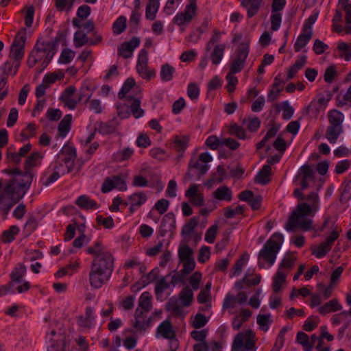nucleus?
I'll return each mask as SVG.
<instances>
[{"mask_svg": "<svg viewBox=\"0 0 351 351\" xmlns=\"http://www.w3.org/2000/svg\"><path fill=\"white\" fill-rule=\"evenodd\" d=\"M113 263L114 259L112 254L106 251L95 257L91 267L111 275L113 270Z\"/></svg>", "mask_w": 351, "mask_h": 351, "instance_id": "obj_7", "label": "nucleus"}, {"mask_svg": "<svg viewBox=\"0 0 351 351\" xmlns=\"http://www.w3.org/2000/svg\"><path fill=\"white\" fill-rule=\"evenodd\" d=\"M55 171L49 177L43 179V183L44 185H49L51 183L56 181L60 176V174L63 175L66 173V171L61 169V167L56 164L54 167Z\"/></svg>", "mask_w": 351, "mask_h": 351, "instance_id": "obj_36", "label": "nucleus"}, {"mask_svg": "<svg viewBox=\"0 0 351 351\" xmlns=\"http://www.w3.org/2000/svg\"><path fill=\"white\" fill-rule=\"evenodd\" d=\"M286 280V274L281 271L280 269H278L276 275L274 277L273 282V290L275 293H278L281 290L282 285L285 282Z\"/></svg>", "mask_w": 351, "mask_h": 351, "instance_id": "obj_35", "label": "nucleus"}, {"mask_svg": "<svg viewBox=\"0 0 351 351\" xmlns=\"http://www.w3.org/2000/svg\"><path fill=\"white\" fill-rule=\"evenodd\" d=\"M32 182V176L27 173L25 180L21 181V179L12 178L8 180L0 179V197L6 196H21L25 194L29 189Z\"/></svg>", "mask_w": 351, "mask_h": 351, "instance_id": "obj_1", "label": "nucleus"}, {"mask_svg": "<svg viewBox=\"0 0 351 351\" xmlns=\"http://www.w3.org/2000/svg\"><path fill=\"white\" fill-rule=\"evenodd\" d=\"M158 273H159L158 269L155 268V269H152L148 274L143 276L142 283H143V287L155 281L158 278Z\"/></svg>", "mask_w": 351, "mask_h": 351, "instance_id": "obj_51", "label": "nucleus"}, {"mask_svg": "<svg viewBox=\"0 0 351 351\" xmlns=\"http://www.w3.org/2000/svg\"><path fill=\"white\" fill-rule=\"evenodd\" d=\"M218 230L217 224H214L210 226L206 231L205 234V240L209 243H213L217 236Z\"/></svg>", "mask_w": 351, "mask_h": 351, "instance_id": "obj_56", "label": "nucleus"}, {"mask_svg": "<svg viewBox=\"0 0 351 351\" xmlns=\"http://www.w3.org/2000/svg\"><path fill=\"white\" fill-rule=\"evenodd\" d=\"M341 308L342 306L339 303L338 300L337 299H332L320 306L318 311L319 313L326 315L331 312L339 311Z\"/></svg>", "mask_w": 351, "mask_h": 351, "instance_id": "obj_25", "label": "nucleus"}, {"mask_svg": "<svg viewBox=\"0 0 351 351\" xmlns=\"http://www.w3.org/2000/svg\"><path fill=\"white\" fill-rule=\"evenodd\" d=\"M296 341L301 344L304 351H311L313 345L310 344L308 336L304 332H298L297 334Z\"/></svg>", "mask_w": 351, "mask_h": 351, "instance_id": "obj_38", "label": "nucleus"}, {"mask_svg": "<svg viewBox=\"0 0 351 351\" xmlns=\"http://www.w3.org/2000/svg\"><path fill=\"white\" fill-rule=\"evenodd\" d=\"M72 117L71 114L64 116L58 125V135L64 138L70 130Z\"/></svg>", "mask_w": 351, "mask_h": 351, "instance_id": "obj_31", "label": "nucleus"}, {"mask_svg": "<svg viewBox=\"0 0 351 351\" xmlns=\"http://www.w3.org/2000/svg\"><path fill=\"white\" fill-rule=\"evenodd\" d=\"M283 241V236L280 233H275L271 238L267 241L263 248L259 252V257L263 258L270 265L276 260L277 253L280 249Z\"/></svg>", "mask_w": 351, "mask_h": 351, "instance_id": "obj_3", "label": "nucleus"}, {"mask_svg": "<svg viewBox=\"0 0 351 351\" xmlns=\"http://www.w3.org/2000/svg\"><path fill=\"white\" fill-rule=\"evenodd\" d=\"M312 36L313 32H307L302 29V34L298 37L297 40L294 44L295 51L298 52L304 48L311 39Z\"/></svg>", "mask_w": 351, "mask_h": 351, "instance_id": "obj_24", "label": "nucleus"}, {"mask_svg": "<svg viewBox=\"0 0 351 351\" xmlns=\"http://www.w3.org/2000/svg\"><path fill=\"white\" fill-rule=\"evenodd\" d=\"M113 189L123 191L126 189L124 180L120 176H113L107 178L102 184L101 191L107 193Z\"/></svg>", "mask_w": 351, "mask_h": 351, "instance_id": "obj_17", "label": "nucleus"}, {"mask_svg": "<svg viewBox=\"0 0 351 351\" xmlns=\"http://www.w3.org/2000/svg\"><path fill=\"white\" fill-rule=\"evenodd\" d=\"M255 333L248 329L244 332L238 333L233 341L232 351H256Z\"/></svg>", "mask_w": 351, "mask_h": 351, "instance_id": "obj_4", "label": "nucleus"}, {"mask_svg": "<svg viewBox=\"0 0 351 351\" xmlns=\"http://www.w3.org/2000/svg\"><path fill=\"white\" fill-rule=\"evenodd\" d=\"M178 297L182 304V306H189L193 300V291L189 286H186L181 290Z\"/></svg>", "mask_w": 351, "mask_h": 351, "instance_id": "obj_21", "label": "nucleus"}, {"mask_svg": "<svg viewBox=\"0 0 351 351\" xmlns=\"http://www.w3.org/2000/svg\"><path fill=\"white\" fill-rule=\"evenodd\" d=\"M126 27V18L119 16L112 25V29L114 34H119L125 31Z\"/></svg>", "mask_w": 351, "mask_h": 351, "instance_id": "obj_43", "label": "nucleus"}, {"mask_svg": "<svg viewBox=\"0 0 351 351\" xmlns=\"http://www.w3.org/2000/svg\"><path fill=\"white\" fill-rule=\"evenodd\" d=\"M182 307L183 306H182V304L180 305L178 302V300L176 298H171L166 305L167 310L176 315H182Z\"/></svg>", "mask_w": 351, "mask_h": 351, "instance_id": "obj_37", "label": "nucleus"}, {"mask_svg": "<svg viewBox=\"0 0 351 351\" xmlns=\"http://www.w3.org/2000/svg\"><path fill=\"white\" fill-rule=\"evenodd\" d=\"M169 202L167 199H159L154 205V208L159 214H164L168 209Z\"/></svg>", "mask_w": 351, "mask_h": 351, "instance_id": "obj_61", "label": "nucleus"}, {"mask_svg": "<svg viewBox=\"0 0 351 351\" xmlns=\"http://www.w3.org/2000/svg\"><path fill=\"white\" fill-rule=\"evenodd\" d=\"M192 168L197 169L198 174L202 176L207 172L208 170V165L206 164H200L198 160L191 159L189 165V169Z\"/></svg>", "mask_w": 351, "mask_h": 351, "instance_id": "obj_45", "label": "nucleus"}, {"mask_svg": "<svg viewBox=\"0 0 351 351\" xmlns=\"http://www.w3.org/2000/svg\"><path fill=\"white\" fill-rule=\"evenodd\" d=\"M193 250L191 249L187 245L180 246L178 250V257L180 261L182 262L184 261L193 259Z\"/></svg>", "mask_w": 351, "mask_h": 351, "instance_id": "obj_39", "label": "nucleus"}, {"mask_svg": "<svg viewBox=\"0 0 351 351\" xmlns=\"http://www.w3.org/2000/svg\"><path fill=\"white\" fill-rule=\"evenodd\" d=\"M271 167L269 165L263 166V169L259 171L258 175L255 178V182L256 183L265 184L270 180Z\"/></svg>", "mask_w": 351, "mask_h": 351, "instance_id": "obj_29", "label": "nucleus"}, {"mask_svg": "<svg viewBox=\"0 0 351 351\" xmlns=\"http://www.w3.org/2000/svg\"><path fill=\"white\" fill-rule=\"evenodd\" d=\"M307 201L298 204L292 212L285 226L287 231L292 232L296 224V218H304L306 216H313L317 211L319 206L318 199H306Z\"/></svg>", "mask_w": 351, "mask_h": 351, "instance_id": "obj_2", "label": "nucleus"}, {"mask_svg": "<svg viewBox=\"0 0 351 351\" xmlns=\"http://www.w3.org/2000/svg\"><path fill=\"white\" fill-rule=\"evenodd\" d=\"M343 9L346 13L345 31L347 34H351V5H345Z\"/></svg>", "mask_w": 351, "mask_h": 351, "instance_id": "obj_64", "label": "nucleus"}, {"mask_svg": "<svg viewBox=\"0 0 351 351\" xmlns=\"http://www.w3.org/2000/svg\"><path fill=\"white\" fill-rule=\"evenodd\" d=\"M248 48L249 46L247 43H241L239 46L236 52V57L230 65V72L237 73L242 70L248 56Z\"/></svg>", "mask_w": 351, "mask_h": 351, "instance_id": "obj_9", "label": "nucleus"}, {"mask_svg": "<svg viewBox=\"0 0 351 351\" xmlns=\"http://www.w3.org/2000/svg\"><path fill=\"white\" fill-rule=\"evenodd\" d=\"M76 157L77 154L75 147L65 145L58 154V160L56 164L62 167V162H64L66 167V173H70L73 169Z\"/></svg>", "mask_w": 351, "mask_h": 351, "instance_id": "obj_5", "label": "nucleus"}, {"mask_svg": "<svg viewBox=\"0 0 351 351\" xmlns=\"http://www.w3.org/2000/svg\"><path fill=\"white\" fill-rule=\"evenodd\" d=\"M130 102V111L136 119L141 117L144 114V110L141 108V100L138 98L132 97V99L127 100Z\"/></svg>", "mask_w": 351, "mask_h": 351, "instance_id": "obj_30", "label": "nucleus"}, {"mask_svg": "<svg viewBox=\"0 0 351 351\" xmlns=\"http://www.w3.org/2000/svg\"><path fill=\"white\" fill-rule=\"evenodd\" d=\"M207 322L208 320L205 315L198 313L195 316L191 324L194 328L197 329L204 327Z\"/></svg>", "mask_w": 351, "mask_h": 351, "instance_id": "obj_57", "label": "nucleus"}, {"mask_svg": "<svg viewBox=\"0 0 351 351\" xmlns=\"http://www.w3.org/2000/svg\"><path fill=\"white\" fill-rule=\"evenodd\" d=\"M25 272L26 267L22 263L17 264L10 274L12 282L10 285L12 286L14 282H21Z\"/></svg>", "mask_w": 351, "mask_h": 351, "instance_id": "obj_27", "label": "nucleus"}, {"mask_svg": "<svg viewBox=\"0 0 351 351\" xmlns=\"http://www.w3.org/2000/svg\"><path fill=\"white\" fill-rule=\"evenodd\" d=\"M75 53L71 49H65L62 50L59 62L62 64L69 63L75 57Z\"/></svg>", "mask_w": 351, "mask_h": 351, "instance_id": "obj_55", "label": "nucleus"}, {"mask_svg": "<svg viewBox=\"0 0 351 351\" xmlns=\"http://www.w3.org/2000/svg\"><path fill=\"white\" fill-rule=\"evenodd\" d=\"M270 317L271 315L269 314H260L257 316V324L259 325L262 330L266 332L269 329V324L271 322Z\"/></svg>", "mask_w": 351, "mask_h": 351, "instance_id": "obj_48", "label": "nucleus"}, {"mask_svg": "<svg viewBox=\"0 0 351 351\" xmlns=\"http://www.w3.org/2000/svg\"><path fill=\"white\" fill-rule=\"evenodd\" d=\"M300 189H295L294 190V195L298 197L302 195V190L307 189L314 183L315 171L311 167L304 165L300 168Z\"/></svg>", "mask_w": 351, "mask_h": 351, "instance_id": "obj_6", "label": "nucleus"}, {"mask_svg": "<svg viewBox=\"0 0 351 351\" xmlns=\"http://www.w3.org/2000/svg\"><path fill=\"white\" fill-rule=\"evenodd\" d=\"M76 92V89L73 86L67 87L60 96V100L64 103V106L71 110H74L77 104V99H75L73 96Z\"/></svg>", "mask_w": 351, "mask_h": 351, "instance_id": "obj_18", "label": "nucleus"}, {"mask_svg": "<svg viewBox=\"0 0 351 351\" xmlns=\"http://www.w3.org/2000/svg\"><path fill=\"white\" fill-rule=\"evenodd\" d=\"M74 45L76 47H80L83 45L90 43L86 34L82 31H77L74 34L73 38Z\"/></svg>", "mask_w": 351, "mask_h": 351, "instance_id": "obj_40", "label": "nucleus"}, {"mask_svg": "<svg viewBox=\"0 0 351 351\" xmlns=\"http://www.w3.org/2000/svg\"><path fill=\"white\" fill-rule=\"evenodd\" d=\"M237 303V297L234 296L233 295H231L230 293H228L226 295V298H224V300L223 302V308H224V309L233 308L235 307Z\"/></svg>", "mask_w": 351, "mask_h": 351, "instance_id": "obj_60", "label": "nucleus"}, {"mask_svg": "<svg viewBox=\"0 0 351 351\" xmlns=\"http://www.w3.org/2000/svg\"><path fill=\"white\" fill-rule=\"evenodd\" d=\"M295 257L292 255H287L284 257L278 269L282 271L283 269H291L293 267Z\"/></svg>", "mask_w": 351, "mask_h": 351, "instance_id": "obj_58", "label": "nucleus"}, {"mask_svg": "<svg viewBox=\"0 0 351 351\" xmlns=\"http://www.w3.org/2000/svg\"><path fill=\"white\" fill-rule=\"evenodd\" d=\"M151 299L152 296L149 292L146 291L143 293L138 300V308H140V309L148 313L152 308Z\"/></svg>", "mask_w": 351, "mask_h": 351, "instance_id": "obj_33", "label": "nucleus"}, {"mask_svg": "<svg viewBox=\"0 0 351 351\" xmlns=\"http://www.w3.org/2000/svg\"><path fill=\"white\" fill-rule=\"evenodd\" d=\"M343 132V127L329 125L326 132L325 136L330 143H335Z\"/></svg>", "mask_w": 351, "mask_h": 351, "instance_id": "obj_28", "label": "nucleus"}, {"mask_svg": "<svg viewBox=\"0 0 351 351\" xmlns=\"http://www.w3.org/2000/svg\"><path fill=\"white\" fill-rule=\"evenodd\" d=\"M243 123L250 131L254 132L259 128L261 121L257 117H249L244 119Z\"/></svg>", "mask_w": 351, "mask_h": 351, "instance_id": "obj_46", "label": "nucleus"}, {"mask_svg": "<svg viewBox=\"0 0 351 351\" xmlns=\"http://www.w3.org/2000/svg\"><path fill=\"white\" fill-rule=\"evenodd\" d=\"M41 158L42 156L39 152H34L27 158L25 165V172L24 173V178H25L27 173H29L32 176V180L33 179L34 175L31 169L40 163ZM23 180H25V179Z\"/></svg>", "mask_w": 351, "mask_h": 351, "instance_id": "obj_19", "label": "nucleus"}, {"mask_svg": "<svg viewBox=\"0 0 351 351\" xmlns=\"http://www.w3.org/2000/svg\"><path fill=\"white\" fill-rule=\"evenodd\" d=\"M328 119L330 125L342 127L344 117L341 112L332 110L328 112Z\"/></svg>", "mask_w": 351, "mask_h": 351, "instance_id": "obj_32", "label": "nucleus"}, {"mask_svg": "<svg viewBox=\"0 0 351 351\" xmlns=\"http://www.w3.org/2000/svg\"><path fill=\"white\" fill-rule=\"evenodd\" d=\"M147 312H145L140 308H137L134 313V322L133 327L140 332H144L150 326L151 317H147Z\"/></svg>", "mask_w": 351, "mask_h": 351, "instance_id": "obj_12", "label": "nucleus"}, {"mask_svg": "<svg viewBox=\"0 0 351 351\" xmlns=\"http://www.w3.org/2000/svg\"><path fill=\"white\" fill-rule=\"evenodd\" d=\"M31 53L38 62H42V66L43 68H45L48 65L51 59L50 51L44 44L40 45H37Z\"/></svg>", "mask_w": 351, "mask_h": 351, "instance_id": "obj_14", "label": "nucleus"}, {"mask_svg": "<svg viewBox=\"0 0 351 351\" xmlns=\"http://www.w3.org/2000/svg\"><path fill=\"white\" fill-rule=\"evenodd\" d=\"M110 274L91 267L89 274L90 285L94 288H100L109 279Z\"/></svg>", "mask_w": 351, "mask_h": 351, "instance_id": "obj_16", "label": "nucleus"}, {"mask_svg": "<svg viewBox=\"0 0 351 351\" xmlns=\"http://www.w3.org/2000/svg\"><path fill=\"white\" fill-rule=\"evenodd\" d=\"M160 7L158 0H148L145 10V18L149 21H154Z\"/></svg>", "mask_w": 351, "mask_h": 351, "instance_id": "obj_22", "label": "nucleus"}, {"mask_svg": "<svg viewBox=\"0 0 351 351\" xmlns=\"http://www.w3.org/2000/svg\"><path fill=\"white\" fill-rule=\"evenodd\" d=\"M196 9L195 0H189V3L186 5L184 11L179 12L176 15L174 22L178 25H182L185 23H190L192 19L195 16Z\"/></svg>", "mask_w": 351, "mask_h": 351, "instance_id": "obj_10", "label": "nucleus"}, {"mask_svg": "<svg viewBox=\"0 0 351 351\" xmlns=\"http://www.w3.org/2000/svg\"><path fill=\"white\" fill-rule=\"evenodd\" d=\"M339 237V232L333 230L330 235L328 237L326 241L322 243L316 249L313 250V254L317 258L324 257L331 249V247L335 240Z\"/></svg>", "mask_w": 351, "mask_h": 351, "instance_id": "obj_11", "label": "nucleus"}, {"mask_svg": "<svg viewBox=\"0 0 351 351\" xmlns=\"http://www.w3.org/2000/svg\"><path fill=\"white\" fill-rule=\"evenodd\" d=\"M338 49L341 52L340 56L346 60L348 61L351 59V47L347 43L341 42L338 44Z\"/></svg>", "mask_w": 351, "mask_h": 351, "instance_id": "obj_54", "label": "nucleus"}, {"mask_svg": "<svg viewBox=\"0 0 351 351\" xmlns=\"http://www.w3.org/2000/svg\"><path fill=\"white\" fill-rule=\"evenodd\" d=\"M175 71V68L171 65L167 63L163 64L160 72L161 80L164 82H169L171 80Z\"/></svg>", "mask_w": 351, "mask_h": 351, "instance_id": "obj_34", "label": "nucleus"}, {"mask_svg": "<svg viewBox=\"0 0 351 351\" xmlns=\"http://www.w3.org/2000/svg\"><path fill=\"white\" fill-rule=\"evenodd\" d=\"M337 106H343L348 102L351 103V86L348 88L347 92L342 96L338 95L337 97Z\"/></svg>", "mask_w": 351, "mask_h": 351, "instance_id": "obj_63", "label": "nucleus"}, {"mask_svg": "<svg viewBox=\"0 0 351 351\" xmlns=\"http://www.w3.org/2000/svg\"><path fill=\"white\" fill-rule=\"evenodd\" d=\"M303 218H296V224L293 228V231L299 228L306 231L311 228L313 221L311 219H302Z\"/></svg>", "mask_w": 351, "mask_h": 351, "instance_id": "obj_52", "label": "nucleus"}, {"mask_svg": "<svg viewBox=\"0 0 351 351\" xmlns=\"http://www.w3.org/2000/svg\"><path fill=\"white\" fill-rule=\"evenodd\" d=\"M206 145L211 149L215 150L223 145V138L220 139L216 136H210L206 141Z\"/></svg>", "mask_w": 351, "mask_h": 351, "instance_id": "obj_50", "label": "nucleus"}, {"mask_svg": "<svg viewBox=\"0 0 351 351\" xmlns=\"http://www.w3.org/2000/svg\"><path fill=\"white\" fill-rule=\"evenodd\" d=\"M243 210V206L240 205L234 207H228L225 209L224 215L227 218H232L237 215L242 214Z\"/></svg>", "mask_w": 351, "mask_h": 351, "instance_id": "obj_53", "label": "nucleus"}, {"mask_svg": "<svg viewBox=\"0 0 351 351\" xmlns=\"http://www.w3.org/2000/svg\"><path fill=\"white\" fill-rule=\"evenodd\" d=\"M25 28L19 31L11 46L10 57L14 60H21L24 56V46L26 40Z\"/></svg>", "mask_w": 351, "mask_h": 351, "instance_id": "obj_8", "label": "nucleus"}, {"mask_svg": "<svg viewBox=\"0 0 351 351\" xmlns=\"http://www.w3.org/2000/svg\"><path fill=\"white\" fill-rule=\"evenodd\" d=\"M250 1L249 6L245 8L247 10V16L251 18L258 12L261 6V3L256 0H250Z\"/></svg>", "mask_w": 351, "mask_h": 351, "instance_id": "obj_59", "label": "nucleus"}, {"mask_svg": "<svg viewBox=\"0 0 351 351\" xmlns=\"http://www.w3.org/2000/svg\"><path fill=\"white\" fill-rule=\"evenodd\" d=\"M75 204L82 209H95L97 208V204L92 199H77Z\"/></svg>", "mask_w": 351, "mask_h": 351, "instance_id": "obj_42", "label": "nucleus"}, {"mask_svg": "<svg viewBox=\"0 0 351 351\" xmlns=\"http://www.w3.org/2000/svg\"><path fill=\"white\" fill-rule=\"evenodd\" d=\"M189 143L187 136H176L174 140L175 148L178 152H184Z\"/></svg>", "mask_w": 351, "mask_h": 351, "instance_id": "obj_47", "label": "nucleus"}, {"mask_svg": "<svg viewBox=\"0 0 351 351\" xmlns=\"http://www.w3.org/2000/svg\"><path fill=\"white\" fill-rule=\"evenodd\" d=\"M140 44V39L133 37L130 41L123 43L118 48V54L126 59L132 56L133 51Z\"/></svg>", "mask_w": 351, "mask_h": 351, "instance_id": "obj_15", "label": "nucleus"}, {"mask_svg": "<svg viewBox=\"0 0 351 351\" xmlns=\"http://www.w3.org/2000/svg\"><path fill=\"white\" fill-rule=\"evenodd\" d=\"M225 49V45H215V46H213L211 49L212 51L210 54V58L213 64L217 65L219 64L223 56Z\"/></svg>", "mask_w": 351, "mask_h": 351, "instance_id": "obj_23", "label": "nucleus"}, {"mask_svg": "<svg viewBox=\"0 0 351 351\" xmlns=\"http://www.w3.org/2000/svg\"><path fill=\"white\" fill-rule=\"evenodd\" d=\"M198 224V220L195 217H193L182 227V234L188 236L194 230Z\"/></svg>", "mask_w": 351, "mask_h": 351, "instance_id": "obj_44", "label": "nucleus"}, {"mask_svg": "<svg viewBox=\"0 0 351 351\" xmlns=\"http://www.w3.org/2000/svg\"><path fill=\"white\" fill-rule=\"evenodd\" d=\"M187 95L191 99H197L199 95V88L197 84L190 83L187 88Z\"/></svg>", "mask_w": 351, "mask_h": 351, "instance_id": "obj_62", "label": "nucleus"}, {"mask_svg": "<svg viewBox=\"0 0 351 351\" xmlns=\"http://www.w3.org/2000/svg\"><path fill=\"white\" fill-rule=\"evenodd\" d=\"M19 232V228L16 226H12L8 230L3 232L2 239L5 243H10L14 239V235Z\"/></svg>", "mask_w": 351, "mask_h": 351, "instance_id": "obj_41", "label": "nucleus"}, {"mask_svg": "<svg viewBox=\"0 0 351 351\" xmlns=\"http://www.w3.org/2000/svg\"><path fill=\"white\" fill-rule=\"evenodd\" d=\"M134 80L132 78H128L119 93V97L120 99H125L126 101L128 99H132L133 96L130 94V92L131 89L134 86Z\"/></svg>", "mask_w": 351, "mask_h": 351, "instance_id": "obj_26", "label": "nucleus"}, {"mask_svg": "<svg viewBox=\"0 0 351 351\" xmlns=\"http://www.w3.org/2000/svg\"><path fill=\"white\" fill-rule=\"evenodd\" d=\"M147 52L146 50L143 49L141 51L136 64V70L138 73L143 77L150 79L154 75V73L147 70Z\"/></svg>", "mask_w": 351, "mask_h": 351, "instance_id": "obj_13", "label": "nucleus"}, {"mask_svg": "<svg viewBox=\"0 0 351 351\" xmlns=\"http://www.w3.org/2000/svg\"><path fill=\"white\" fill-rule=\"evenodd\" d=\"M157 333L165 339H171L176 337L171 323L169 320L162 322L157 328Z\"/></svg>", "mask_w": 351, "mask_h": 351, "instance_id": "obj_20", "label": "nucleus"}, {"mask_svg": "<svg viewBox=\"0 0 351 351\" xmlns=\"http://www.w3.org/2000/svg\"><path fill=\"white\" fill-rule=\"evenodd\" d=\"M169 275L162 277L160 280L156 281L155 287V293L158 295L162 294L165 289L169 288V283L167 282V278Z\"/></svg>", "mask_w": 351, "mask_h": 351, "instance_id": "obj_49", "label": "nucleus"}]
</instances>
